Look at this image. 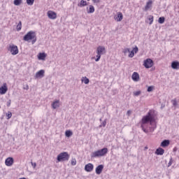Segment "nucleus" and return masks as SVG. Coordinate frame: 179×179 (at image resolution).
I'll return each mask as SVG.
<instances>
[{"instance_id": "1", "label": "nucleus", "mask_w": 179, "mask_h": 179, "mask_svg": "<svg viewBox=\"0 0 179 179\" xmlns=\"http://www.w3.org/2000/svg\"><path fill=\"white\" fill-rule=\"evenodd\" d=\"M150 122V125H153V122H155V117L152 115V112L149 111L146 115L143 116L141 120V124L145 125V124H148Z\"/></svg>"}, {"instance_id": "2", "label": "nucleus", "mask_w": 179, "mask_h": 179, "mask_svg": "<svg viewBox=\"0 0 179 179\" xmlns=\"http://www.w3.org/2000/svg\"><path fill=\"white\" fill-rule=\"evenodd\" d=\"M108 153V148H103L101 150H98L91 154L92 159L94 157H103V156H106V155Z\"/></svg>"}, {"instance_id": "3", "label": "nucleus", "mask_w": 179, "mask_h": 179, "mask_svg": "<svg viewBox=\"0 0 179 179\" xmlns=\"http://www.w3.org/2000/svg\"><path fill=\"white\" fill-rule=\"evenodd\" d=\"M24 41H30L32 40V44H34L37 41V36H36V32L33 31H29L23 38Z\"/></svg>"}, {"instance_id": "4", "label": "nucleus", "mask_w": 179, "mask_h": 179, "mask_svg": "<svg viewBox=\"0 0 179 179\" xmlns=\"http://www.w3.org/2000/svg\"><path fill=\"white\" fill-rule=\"evenodd\" d=\"M106 52V48L104 46H99L96 48V58L95 59L96 62H99L101 58V55H104Z\"/></svg>"}, {"instance_id": "5", "label": "nucleus", "mask_w": 179, "mask_h": 179, "mask_svg": "<svg viewBox=\"0 0 179 179\" xmlns=\"http://www.w3.org/2000/svg\"><path fill=\"white\" fill-rule=\"evenodd\" d=\"M69 154L66 152H61L57 155V160L58 162H68L69 160Z\"/></svg>"}, {"instance_id": "6", "label": "nucleus", "mask_w": 179, "mask_h": 179, "mask_svg": "<svg viewBox=\"0 0 179 179\" xmlns=\"http://www.w3.org/2000/svg\"><path fill=\"white\" fill-rule=\"evenodd\" d=\"M8 51H9L12 55H17V54H19V49L17 46L14 44L9 45Z\"/></svg>"}, {"instance_id": "7", "label": "nucleus", "mask_w": 179, "mask_h": 179, "mask_svg": "<svg viewBox=\"0 0 179 179\" xmlns=\"http://www.w3.org/2000/svg\"><path fill=\"white\" fill-rule=\"evenodd\" d=\"M153 65H154V63H153V60L152 59H147L144 60L143 66L147 69H149V68H152V66H153Z\"/></svg>"}, {"instance_id": "8", "label": "nucleus", "mask_w": 179, "mask_h": 179, "mask_svg": "<svg viewBox=\"0 0 179 179\" xmlns=\"http://www.w3.org/2000/svg\"><path fill=\"white\" fill-rule=\"evenodd\" d=\"M93 169H94V166L92 164L89 163L85 166V171L87 173L93 171Z\"/></svg>"}, {"instance_id": "9", "label": "nucleus", "mask_w": 179, "mask_h": 179, "mask_svg": "<svg viewBox=\"0 0 179 179\" xmlns=\"http://www.w3.org/2000/svg\"><path fill=\"white\" fill-rule=\"evenodd\" d=\"M48 17L49 19L55 20L57 19V13L54 11L49 10L48 12Z\"/></svg>"}, {"instance_id": "10", "label": "nucleus", "mask_w": 179, "mask_h": 179, "mask_svg": "<svg viewBox=\"0 0 179 179\" xmlns=\"http://www.w3.org/2000/svg\"><path fill=\"white\" fill-rule=\"evenodd\" d=\"M6 166H8V167H10V166L13 165V157H8L5 161Z\"/></svg>"}, {"instance_id": "11", "label": "nucleus", "mask_w": 179, "mask_h": 179, "mask_svg": "<svg viewBox=\"0 0 179 179\" xmlns=\"http://www.w3.org/2000/svg\"><path fill=\"white\" fill-rule=\"evenodd\" d=\"M103 169L104 166L103 164L99 165L95 169L96 174L100 175V173H102Z\"/></svg>"}, {"instance_id": "12", "label": "nucleus", "mask_w": 179, "mask_h": 179, "mask_svg": "<svg viewBox=\"0 0 179 179\" xmlns=\"http://www.w3.org/2000/svg\"><path fill=\"white\" fill-rule=\"evenodd\" d=\"M131 78L134 82H139V73L134 72Z\"/></svg>"}, {"instance_id": "13", "label": "nucleus", "mask_w": 179, "mask_h": 179, "mask_svg": "<svg viewBox=\"0 0 179 179\" xmlns=\"http://www.w3.org/2000/svg\"><path fill=\"white\" fill-rule=\"evenodd\" d=\"M8 92V87H6V84H3V86L0 87V94H5Z\"/></svg>"}, {"instance_id": "14", "label": "nucleus", "mask_w": 179, "mask_h": 179, "mask_svg": "<svg viewBox=\"0 0 179 179\" xmlns=\"http://www.w3.org/2000/svg\"><path fill=\"white\" fill-rule=\"evenodd\" d=\"M155 155H157L158 156H163L164 155V149L162 148H159L155 151Z\"/></svg>"}, {"instance_id": "15", "label": "nucleus", "mask_w": 179, "mask_h": 179, "mask_svg": "<svg viewBox=\"0 0 179 179\" xmlns=\"http://www.w3.org/2000/svg\"><path fill=\"white\" fill-rule=\"evenodd\" d=\"M44 73L45 71L44 70H40L39 71H38L36 75H35V78H43L44 77Z\"/></svg>"}, {"instance_id": "16", "label": "nucleus", "mask_w": 179, "mask_h": 179, "mask_svg": "<svg viewBox=\"0 0 179 179\" xmlns=\"http://www.w3.org/2000/svg\"><path fill=\"white\" fill-rule=\"evenodd\" d=\"M59 107V100H56L52 103V108L54 110L58 108Z\"/></svg>"}, {"instance_id": "17", "label": "nucleus", "mask_w": 179, "mask_h": 179, "mask_svg": "<svg viewBox=\"0 0 179 179\" xmlns=\"http://www.w3.org/2000/svg\"><path fill=\"white\" fill-rule=\"evenodd\" d=\"M169 145H170V140H164L161 143L162 148H167V146H169Z\"/></svg>"}, {"instance_id": "18", "label": "nucleus", "mask_w": 179, "mask_h": 179, "mask_svg": "<svg viewBox=\"0 0 179 179\" xmlns=\"http://www.w3.org/2000/svg\"><path fill=\"white\" fill-rule=\"evenodd\" d=\"M172 69H179V62H173L171 63Z\"/></svg>"}, {"instance_id": "19", "label": "nucleus", "mask_w": 179, "mask_h": 179, "mask_svg": "<svg viewBox=\"0 0 179 179\" xmlns=\"http://www.w3.org/2000/svg\"><path fill=\"white\" fill-rule=\"evenodd\" d=\"M152 7V1H149L148 2H147L145 6V10H149V9H150V8Z\"/></svg>"}, {"instance_id": "20", "label": "nucleus", "mask_w": 179, "mask_h": 179, "mask_svg": "<svg viewBox=\"0 0 179 179\" xmlns=\"http://www.w3.org/2000/svg\"><path fill=\"white\" fill-rule=\"evenodd\" d=\"M123 18H124V15H122V13L121 12L117 13V22H121V20H122Z\"/></svg>"}, {"instance_id": "21", "label": "nucleus", "mask_w": 179, "mask_h": 179, "mask_svg": "<svg viewBox=\"0 0 179 179\" xmlns=\"http://www.w3.org/2000/svg\"><path fill=\"white\" fill-rule=\"evenodd\" d=\"M45 57H46L45 53H39L38 58V59L44 60L45 59Z\"/></svg>"}, {"instance_id": "22", "label": "nucleus", "mask_w": 179, "mask_h": 179, "mask_svg": "<svg viewBox=\"0 0 179 179\" xmlns=\"http://www.w3.org/2000/svg\"><path fill=\"white\" fill-rule=\"evenodd\" d=\"M87 13H94V6H90L89 9H87Z\"/></svg>"}, {"instance_id": "23", "label": "nucleus", "mask_w": 179, "mask_h": 179, "mask_svg": "<svg viewBox=\"0 0 179 179\" xmlns=\"http://www.w3.org/2000/svg\"><path fill=\"white\" fill-rule=\"evenodd\" d=\"M73 135V133H72V131L71 130H66L65 131V136L67 137V138H71V136Z\"/></svg>"}, {"instance_id": "24", "label": "nucleus", "mask_w": 179, "mask_h": 179, "mask_svg": "<svg viewBox=\"0 0 179 179\" xmlns=\"http://www.w3.org/2000/svg\"><path fill=\"white\" fill-rule=\"evenodd\" d=\"M87 5V3L84 1V0H81L80 1V3L78 4V6H80V8L83 7V6H86Z\"/></svg>"}, {"instance_id": "25", "label": "nucleus", "mask_w": 179, "mask_h": 179, "mask_svg": "<svg viewBox=\"0 0 179 179\" xmlns=\"http://www.w3.org/2000/svg\"><path fill=\"white\" fill-rule=\"evenodd\" d=\"M81 80L82 82H84L85 85H89L90 80L89 78H87V77H83Z\"/></svg>"}, {"instance_id": "26", "label": "nucleus", "mask_w": 179, "mask_h": 179, "mask_svg": "<svg viewBox=\"0 0 179 179\" xmlns=\"http://www.w3.org/2000/svg\"><path fill=\"white\" fill-rule=\"evenodd\" d=\"M16 29H17V31H20V30H22V21L19 22V23L16 27Z\"/></svg>"}, {"instance_id": "27", "label": "nucleus", "mask_w": 179, "mask_h": 179, "mask_svg": "<svg viewBox=\"0 0 179 179\" xmlns=\"http://www.w3.org/2000/svg\"><path fill=\"white\" fill-rule=\"evenodd\" d=\"M164 20H166V18L164 17H160L158 20V22L160 24H163V23H164Z\"/></svg>"}, {"instance_id": "28", "label": "nucleus", "mask_w": 179, "mask_h": 179, "mask_svg": "<svg viewBox=\"0 0 179 179\" xmlns=\"http://www.w3.org/2000/svg\"><path fill=\"white\" fill-rule=\"evenodd\" d=\"M155 129H156V124H153L152 123V125L151 127H150L148 132H154Z\"/></svg>"}, {"instance_id": "29", "label": "nucleus", "mask_w": 179, "mask_h": 179, "mask_svg": "<svg viewBox=\"0 0 179 179\" xmlns=\"http://www.w3.org/2000/svg\"><path fill=\"white\" fill-rule=\"evenodd\" d=\"M20 3H22V0H14V5H15V6H19Z\"/></svg>"}, {"instance_id": "30", "label": "nucleus", "mask_w": 179, "mask_h": 179, "mask_svg": "<svg viewBox=\"0 0 179 179\" xmlns=\"http://www.w3.org/2000/svg\"><path fill=\"white\" fill-rule=\"evenodd\" d=\"M6 117H7V120H10V118H12V112L8 111L6 114Z\"/></svg>"}, {"instance_id": "31", "label": "nucleus", "mask_w": 179, "mask_h": 179, "mask_svg": "<svg viewBox=\"0 0 179 179\" xmlns=\"http://www.w3.org/2000/svg\"><path fill=\"white\" fill-rule=\"evenodd\" d=\"M141 129H142V131H143V132H145V134H149V130L146 129L145 128V126H143V124H141Z\"/></svg>"}, {"instance_id": "32", "label": "nucleus", "mask_w": 179, "mask_h": 179, "mask_svg": "<svg viewBox=\"0 0 179 179\" xmlns=\"http://www.w3.org/2000/svg\"><path fill=\"white\" fill-rule=\"evenodd\" d=\"M141 129H142V131H143V132H145V134H149V130L146 129L145 128V126H143V124H141Z\"/></svg>"}, {"instance_id": "33", "label": "nucleus", "mask_w": 179, "mask_h": 179, "mask_svg": "<svg viewBox=\"0 0 179 179\" xmlns=\"http://www.w3.org/2000/svg\"><path fill=\"white\" fill-rule=\"evenodd\" d=\"M153 15H149L148 16V20H150V24H152L153 23Z\"/></svg>"}, {"instance_id": "34", "label": "nucleus", "mask_w": 179, "mask_h": 179, "mask_svg": "<svg viewBox=\"0 0 179 179\" xmlns=\"http://www.w3.org/2000/svg\"><path fill=\"white\" fill-rule=\"evenodd\" d=\"M106 125H107V119H106L99 126V128H101V127H106Z\"/></svg>"}, {"instance_id": "35", "label": "nucleus", "mask_w": 179, "mask_h": 179, "mask_svg": "<svg viewBox=\"0 0 179 179\" xmlns=\"http://www.w3.org/2000/svg\"><path fill=\"white\" fill-rule=\"evenodd\" d=\"M135 55V52H134V50H131L129 54V58H134V56Z\"/></svg>"}, {"instance_id": "36", "label": "nucleus", "mask_w": 179, "mask_h": 179, "mask_svg": "<svg viewBox=\"0 0 179 179\" xmlns=\"http://www.w3.org/2000/svg\"><path fill=\"white\" fill-rule=\"evenodd\" d=\"M141 93H142V92H141V91H136V92H134L133 94H134V96H140V94Z\"/></svg>"}, {"instance_id": "37", "label": "nucleus", "mask_w": 179, "mask_h": 179, "mask_svg": "<svg viewBox=\"0 0 179 179\" xmlns=\"http://www.w3.org/2000/svg\"><path fill=\"white\" fill-rule=\"evenodd\" d=\"M171 103H173V107H176V106H178V103H177V100L176 99H173L171 100Z\"/></svg>"}, {"instance_id": "38", "label": "nucleus", "mask_w": 179, "mask_h": 179, "mask_svg": "<svg viewBox=\"0 0 179 179\" xmlns=\"http://www.w3.org/2000/svg\"><path fill=\"white\" fill-rule=\"evenodd\" d=\"M27 5H33L34 3V0H27Z\"/></svg>"}, {"instance_id": "39", "label": "nucleus", "mask_w": 179, "mask_h": 179, "mask_svg": "<svg viewBox=\"0 0 179 179\" xmlns=\"http://www.w3.org/2000/svg\"><path fill=\"white\" fill-rule=\"evenodd\" d=\"M124 54L127 55L128 54V52H131V50H129V48H125L123 51Z\"/></svg>"}, {"instance_id": "40", "label": "nucleus", "mask_w": 179, "mask_h": 179, "mask_svg": "<svg viewBox=\"0 0 179 179\" xmlns=\"http://www.w3.org/2000/svg\"><path fill=\"white\" fill-rule=\"evenodd\" d=\"M153 91V86H150L148 87L147 92H150Z\"/></svg>"}, {"instance_id": "41", "label": "nucleus", "mask_w": 179, "mask_h": 179, "mask_svg": "<svg viewBox=\"0 0 179 179\" xmlns=\"http://www.w3.org/2000/svg\"><path fill=\"white\" fill-rule=\"evenodd\" d=\"M173 164V158L171 157L169 162L168 163V167H170Z\"/></svg>"}, {"instance_id": "42", "label": "nucleus", "mask_w": 179, "mask_h": 179, "mask_svg": "<svg viewBox=\"0 0 179 179\" xmlns=\"http://www.w3.org/2000/svg\"><path fill=\"white\" fill-rule=\"evenodd\" d=\"M72 166H76V160L74 159L73 161H71Z\"/></svg>"}, {"instance_id": "43", "label": "nucleus", "mask_w": 179, "mask_h": 179, "mask_svg": "<svg viewBox=\"0 0 179 179\" xmlns=\"http://www.w3.org/2000/svg\"><path fill=\"white\" fill-rule=\"evenodd\" d=\"M134 52H135V54H136V52H138V48L136 46L134 49H133Z\"/></svg>"}, {"instance_id": "44", "label": "nucleus", "mask_w": 179, "mask_h": 179, "mask_svg": "<svg viewBox=\"0 0 179 179\" xmlns=\"http://www.w3.org/2000/svg\"><path fill=\"white\" fill-rule=\"evenodd\" d=\"M92 1L94 2V3H99V2H100V0H92Z\"/></svg>"}, {"instance_id": "45", "label": "nucleus", "mask_w": 179, "mask_h": 179, "mask_svg": "<svg viewBox=\"0 0 179 179\" xmlns=\"http://www.w3.org/2000/svg\"><path fill=\"white\" fill-rule=\"evenodd\" d=\"M23 89L24 90H29V85H27L25 87H23Z\"/></svg>"}, {"instance_id": "46", "label": "nucleus", "mask_w": 179, "mask_h": 179, "mask_svg": "<svg viewBox=\"0 0 179 179\" xmlns=\"http://www.w3.org/2000/svg\"><path fill=\"white\" fill-rule=\"evenodd\" d=\"M131 110H128L127 112V115H131Z\"/></svg>"}, {"instance_id": "47", "label": "nucleus", "mask_w": 179, "mask_h": 179, "mask_svg": "<svg viewBox=\"0 0 179 179\" xmlns=\"http://www.w3.org/2000/svg\"><path fill=\"white\" fill-rule=\"evenodd\" d=\"M31 166L34 167V169H36V164L31 162Z\"/></svg>"}, {"instance_id": "48", "label": "nucleus", "mask_w": 179, "mask_h": 179, "mask_svg": "<svg viewBox=\"0 0 179 179\" xmlns=\"http://www.w3.org/2000/svg\"><path fill=\"white\" fill-rule=\"evenodd\" d=\"M7 106H8V107H9V106H10V101L8 103Z\"/></svg>"}, {"instance_id": "49", "label": "nucleus", "mask_w": 179, "mask_h": 179, "mask_svg": "<svg viewBox=\"0 0 179 179\" xmlns=\"http://www.w3.org/2000/svg\"><path fill=\"white\" fill-rule=\"evenodd\" d=\"M101 120H102L101 118H100V119H99V121H101Z\"/></svg>"}, {"instance_id": "50", "label": "nucleus", "mask_w": 179, "mask_h": 179, "mask_svg": "<svg viewBox=\"0 0 179 179\" xmlns=\"http://www.w3.org/2000/svg\"><path fill=\"white\" fill-rule=\"evenodd\" d=\"M87 1H90V0H87Z\"/></svg>"}, {"instance_id": "51", "label": "nucleus", "mask_w": 179, "mask_h": 179, "mask_svg": "<svg viewBox=\"0 0 179 179\" xmlns=\"http://www.w3.org/2000/svg\"><path fill=\"white\" fill-rule=\"evenodd\" d=\"M0 108H1V106H0Z\"/></svg>"}]
</instances>
